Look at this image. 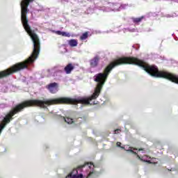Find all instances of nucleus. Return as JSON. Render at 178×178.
<instances>
[{
    "label": "nucleus",
    "instance_id": "obj_1",
    "mask_svg": "<svg viewBox=\"0 0 178 178\" xmlns=\"http://www.w3.org/2000/svg\"><path fill=\"white\" fill-rule=\"evenodd\" d=\"M120 65H136V66L143 67L146 73H148V74L154 77V65H149L144 60L136 57L129 56L120 58L110 63L104 69V73H99L94 76L95 81L98 83L95 89V92L91 96L88 97H78L77 99L59 97L46 100L29 99L17 104L14 107V116L15 115H17V113H20V112H23L25 108H30L31 106H38L42 109H47V107L51 106V105H77V104L90 105V101L97 99V98L99 97L102 87H104V84H105L108 76H109V74L112 72V69L116 67V66H120Z\"/></svg>",
    "mask_w": 178,
    "mask_h": 178
},
{
    "label": "nucleus",
    "instance_id": "obj_2",
    "mask_svg": "<svg viewBox=\"0 0 178 178\" xmlns=\"http://www.w3.org/2000/svg\"><path fill=\"white\" fill-rule=\"evenodd\" d=\"M86 165H88V163L79 165L76 169H74L71 174H70L66 178H83V174L79 175V172H81V170H83V168H86Z\"/></svg>",
    "mask_w": 178,
    "mask_h": 178
},
{
    "label": "nucleus",
    "instance_id": "obj_3",
    "mask_svg": "<svg viewBox=\"0 0 178 178\" xmlns=\"http://www.w3.org/2000/svg\"><path fill=\"white\" fill-rule=\"evenodd\" d=\"M59 86L58 85V83L54 82L51 83H49L47 86V88L49 90V92L51 94H56V92L58 90Z\"/></svg>",
    "mask_w": 178,
    "mask_h": 178
},
{
    "label": "nucleus",
    "instance_id": "obj_4",
    "mask_svg": "<svg viewBox=\"0 0 178 178\" xmlns=\"http://www.w3.org/2000/svg\"><path fill=\"white\" fill-rule=\"evenodd\" d=\"M99 56H96L92 59L90 60V65L91 67H97L98 66V63H99Z\"/></svg>",
    "mask_w": 178,
    "mask_h": 178
},
{
    "label": "nucleus",
    "instance_id": "obj_5",
    "mask_svg": "<svg viewBox=\"0 0 178 178\" xmlns=\"http://www.w3.org/2000/svg\"><path fill=\"white\" fill-rule=\"evenodd\" d=\"M72 70H74V65H73L72 63L67 64L64 68V71L65 72L66 74H70Z\"/></svg>",
    "mask_w": 178,
    "mask_h": 178
},
{
    "label": "nucleus",
    "instance_id": "obj_6",
    "mask_svg": "<svg viewBox=\"0 0 178 178\" xmlns=\"http://www.w3.org/2000/svg\"><path fill=\"white\" fill-rule=\"evenodd\" d=\"M137 158L140 159V161H142L143 162H147V163H151V161L149 160H147L149 159L148 156H140V155L137 154Z\"/></svg>",
    "mask_w": 178,
    "mask_h": 178
},
{
    "label": "nucleus",
    "instance_id": "obj_7",
    "mask_svg": "<svg viewBox=\"0 0 178 178\" xmlns=\"http://www.w3.org/2000/svg\"><path fill=\"white\" fill-rule=\"evenodd\" d=\"M68 44L70 47H77V44H79V42L76 40L72 39L69 40Z\"/></svg>",
    "mask_w": 178,
    "mask_h": 178
},
{
    "label": "nucleus",
    "instance_id": "obj_8",
    "mask_svg": "<svg viewBox=\"0 0 178 178\" xmlns=\"http://www.w3.org/2000/svg\"><path fill=\"white\" fill-rule=\"evenodd\" d=\"M62 118L63 119L64 122H65V123H67V124H72V123H74V120H73V119L70 118H65V117H62Z\"/></svg>",
    "mask_w": 178,
    "mask_h": 178
},
{
    "label": "nucleus",
    "instance_id": "obj_9",
    "mask_svg": "<svg viewBox=\"0 0 178 178\" xmlns=\"http://www.w3.org/2000/svg\"><path fill=\"white\" fill-rule=\"evenodd\" d=\"M88 38V32H85L80 36L81 41H84V40H87Z\"/></svg>",
    "mask_w": 178,
    "mask_h": 178
},
{
    "label": "nucleus",
    "instance_id": "obj_10",
    "mask_svg": "<svg viewBox=\"0 0 178 178\" xmlns=\"http://www.w3.org/2000/svg\"><path fill=\"white\" fill-rule=\"evenodd\" d=\"M144 19V17H140L138 18H133L134 23H140Z\"/></svg>",
    "mask_w": 178,
    "mask_h": 178
},
{
    "label": "nucleus",
    "instance_id": "obj_11",
    "mask_svg": "<svg viewBox=\"0 0 178 178\" xmlns=\"http://www.w3.org/2000/svg\"><path fill=\"white\" fill-rule=\"evenodd\" d=\"M62 36L63 37H70V33H67V32H63Z\"/></svg>",
    "mask_w": 178,
    "mask_h": 178
},
{
    "label": "nucleus",
    "instance_id": "obj_12",
    "mask_svg": "<svg viewBox=\"0 0 178 178\" xmlns=\"http://www.w3.org/2000/svg\"><path fill=\"white\" fill-rule=\"evenodd\" d=\"M120 145H122V143L118 142L117 147H120V148H122V149H124V147H121Z\"/></svg>",
    "mask_w": 178,
    "mask_h": 178
},
{
    "label": "nucleus",
    "instance_id": "obj_13",
    "mask_svg": "<svg viewBox=\"0 0 178 178\" xmlns=\"http://www.w3.org/2000/svg\"><path fill=\"white\" fill-rule=\"evenodd\" d=\"M63 32L60 31H56V34H57L58 35H62Z\"/></svg>",
    "mask_w": 178,
    "mask_h": 178
},
{
    "label": "nucleus",
    "instance_id": "obj_14",
    "mask_svg": "<svg viewBox=\"0 0 178 178\" xmlns=\"http://www.w3.org/2000/svg\"><path fill=\"white\" fill-rule=\"evenodd\" d=\"M133 149H134L135 151H137V149H138V151H145V149H143V148H140V149L133 148Z\"/></svg>",
    "mask_w": 178,
    "mask_h": 178
},
{
    "label": "nucleus",
    "instance_id": "obj_15",
    "mask_svg": "<svg viewBox=\"0 0 178 178\" xmlns=\"http://www.w3.org/2000/svg\"><path fill=\"white\" fill-rule=\"evenodd\" d=\"M119 131H120V129H117L114 131V134H118V133H119Z\"/></svg>",
    "mask_w": 178,
    "mask_h": 178
},
{
    "label": "nucleus",
    "instance_id": "obj_16",
    "mask_svg": "<svg viewBox=\"0 0 178 178\" xmlns=\"http://www.w3.org/2000/svg\"><path fill=\"white\" fill-rule=\"evenodd\" d=\"M127 152H131V154H133V152H134V151L133 149H127Z\"/></svg>",
    "mask_w": 178,
    "mask_h": 178
},
{
    "label": "nucleus",
    "instance_id": "obj_17",
    "mask_svg": "<svg viewBox=\"0 0 178 178\" xmlns=\"http://www.w3.org/2000/svg\"><path fill=\"white\" fill-rule=\"evenodd\" d=\"M132 154H134L135 155H138L137 152H132Z\"/></svg>",
    "mask_w": 178,
    "mask_h": 178
},
{
    "label": "nucleus",
    "instance_id": "obj_18",
    "mask_svg": "<svg viewBox=\"0 0 178 178\" xmlns=\"http://www.w3.org/2000/svg\"><path fill=\"white\" fill-rule=\"evenodd\" d=\"M90 165H92L94 166V168H95V165H94V163H90Z\"/></svg>",
    "mask_w": 178,
    "mask_h": 178
},
{
    "label": "nucleus",
    "instance_id": "obj_19",
    "mask_svg": "<svg viewBox=\"0 0 178 178\" xmlns=\"http://www.w3.org/2000/svg\"><path fill=\"white\" fill-rule=\"evenodd\" d=\"M92 172H90V173H89V176H91V174H92Z\"/></svg>",
    "mask_w": 178,
    "mask_h": 178
}]
</instances>
